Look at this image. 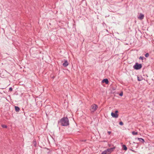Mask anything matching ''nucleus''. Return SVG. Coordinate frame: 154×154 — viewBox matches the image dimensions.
<instances>
[{"label": "nucleus", "instance_id": "nucleus-3", "mask_svg": "<svg viewBox=\"0 0 154 154\" xmlns=\"http://www.w3.org/2000/svg\"><path fill=\"white\" fill-rule=\"evenodd\" d=\"M97 108L98 106L97 105L94 104L91 106L90 110L91 112H93L97 110Z\"/></svg>", "mask_w": 154, "mask_h": 154}, {"label": "nucleus", "instance_id": "nucleus-11", "mask_svg": "<svg viewBox=\"0 0 154 154\" xmlns=\"http://www.w3.org/2000/svg\"><path fill=\"white\" fill-rule=\"evenodd\" d=\"M15 111L16 112H19V110H20V108L18 106H15Z\"/></svg>", "mask_w": 154, "mask_h": 154}, {"label": "nucleus", "instance_id": "nucleus-6", "mask_svg": "<svg viewBox=\"0 0 154 154\" xmlns=\"http://www.w3.org/2000/svg\"><path fill=\"white\" fill-rule=\"evenodd\" d=\"M144 17V15L142 14H140L139 16L138 17V19L142 20L143 19Z\"/></svg>", "mask_w": 154, "mask_h": 154}, {"label": "nucleus", "instance_id": "nucleus-16", "mask_svg": "<svg viewBox=\"0 0 154 154\" xmlns=\"http://www.w3.org/2000/svg\"><path fill=\"white\" fill-rule=\"evenodd\" d=\"M120 125H123V123L122 122H120L119 123Z\"/></svg>", "mask_w": 154, "mask_h": 154}, {"label": "nucleus", "instance_id": "nucleus-19", "mask_svg": "<svg viewBox=\"0 0 154 154\" xmlns=\"http://www.w3.org/2000/svg\"><path fill=\"white\" fill-rule=\"evenodd\" d=\"M9 90L11 91H12V88H9Z\"/></svg>", "mask_w": 154, "mask_h": 154}, {"label": "nucleus", "instance_id": "nucleus-15", "mask_svg": "<svg viewBox=\"0 0 154 154\" xmlns=\"http://www.w3.org/2000/svg\"><path fill=\"white\" fill-rule=\"evenodd\" d=\"M145 56L146 57H148L149 56V54L148 53H146L145 55Z\"/></svg>", "mask_w": 154, "mask_h": 154}, {"label": "nucleus", "instance_id": "nucleus-10", "mask_svg": "<svg viewBox=\"0 0 154 154\" xmlns=\"http://www.w3.org/2000/svg\"><path fill=\"white\" fill-rule=\"evenodd\" d=\"M138 140H139L142 143H143L144 142V140L142 138H138Z\"/></svg>", "mask_w": 154, "mask_h": 154}, {"label": "nucleus", "instance_id": "nucleus-9", "mask_svg": "<svg viewBox=\"0 0 154 154\" xmlns=\"http://www.w3.org/2000/svg\"><path fill=\"white\" fill-rule=\"evenodd\" d=\"M122 149L125 151H126L127 149V147L125 145H122Z\"/></svg>", "mask_w": 154, "mask_h": 154}, {"label": "nucleus", "instance_id": "nucleus-7", "mask_svg": "<svg viewBox=\"0 0 154 154\" xmlns=\"http://www.w3.org/2000/svg\"><path fill=\"white\" fill-rule=\"evenodd\" d=\"M102 82L103 83L105 82V83L106 84H108L109 83V81L107 79H103L102 80Z\"/></svg>", "mask_w": 154, "mask_h": 154}, {"label": "nucleus", "instance_id": "nucleus-8", "mask_svg": "<svg viewBox=\"0 0 154 154\" xmlns=\"http://www.w3.org/2000/svg\"><path fill=\"white\" fill-rule=\"evenodd\" d=\"M68 65V63L67 60H65L64 63L63 64L64 66L66 67Z\"/></svg>", "mask_w": 154, "mask_h": 154}, {"label": "nucleus", "instance_id": "nucleus-12", "mask_svg": "<svg viewBox=\"0 0 154 154\" xmlns=\"http://www.w3.org/2000/svg\"><path fill=\"white\" fill-rule=\"evenodd\" d=\"M143 79V78L141 77H138L137 80L138 81H142Z\"/></svg>", "mask_w": 154, "mask_h": 154}, {"label": "nucleus", "instance_id": "nucleus-14", "mask_svg": "<svg viewBox=\"0 0 154 154\" xmlns=\"http://www.w3.org/2000/svg\"><path fill=\"white\" fill-rule=\"evenodd\" d=\"M2 126L3 128H7V126L6 125H2Z\"/></svg>", "mask_w": 154, "mask_h": 154}, {"label": "nucleus", "instance_id": "nucleus-13", "mask_svg": "<svg viewBox=\"0 0 154 154\" xmlns=\"http://www.w3.org/2000/svg\"><path fill=\"white\" fill-rule=\"evenodd\" d=\"M138 134V133L137 132H136L134 131H133L132 132V134L134 135H137Z\"/></svg>", "mask_w": 154, "mask_h": 154}, {"label": "nucleus", "instance_id": "nucleus-2", "mask_svg": "<svg viewBox=\"0 0 154 154\" xmlns=\"http://www.w3.org/2000/svg\"><path fill=\"white\" fill-rule=\"evenodd\" d=\"M115 148V147L108 148L103 151L101 154H110L114 151Z\"/></svg>", "mask_w": 154, "mask_h": 154}, {"label": "nucleus", "instance_id": "nucleus-20", "mask_svg": "<svg viewBox=\"0 0 154 154\" xmlns=\"http://www.w3.org/2000/svg\"><path fill=\"white\" fill-rule=\"evenodd\" d=\"M108 133L109 134H110L111 133V132L110 131H108Z\"/></svg>", "mask_w": 154, "mask_h": 154}, {"label": "nucleus", "instance_id": "nucleus-5", "mask_svg": "<svg viewBox=\"0 0 154 154\" xmlns=\"http://www.w3.org/2000/svg\"><path fill=\"white\" fill-rule=\"evenodd\" d=\"M118 110L116 111L115 113L112 112L111 113V115L113 117L117 118L118 117Z\"/></svg>", "mask_w": 154, "mask_h": 154}, {"label": "nucleus", "instance_id": "nucleus-1", "mask_svg": "<svg viewBox=\"0 0 154 154\" xmlns=\"http://www.w3.org/2000/svg\"><path fill=\"white\" fill-rule=\"evenodd\" d=\"M61 125L63 126H66L69 125V120L67 118H63L60 120Z\"/></svg>", "mask_w": 154, "mask_h": 154}, {"label": "nucleus", "instance_id": "nucleus-18", "mask_svg": "<svg viewBox=\"0 0 154 154\" xmlns=\"http://www.w3.org/2000/svg\"><path fill=\"white\" fill-rule=\"evenodd\" d=\"M119 95L120 96H122V95H123V93L122 92V93H120V94H119Z\"/></svg>", "mask_w": 154, "mask_h": 154}, {"label": "nucleus", "instance_id": "nucleus-4", "mask_svg": "<svg viewBox=\"0 0 154 154\" xmlns=\"http://www.w3.org/2000/svg\"><path fill=\"white\" fill-rule=\"evenodd\" d=\"M142 67V65L141 64H138L137 63H136L135 65L134 66V68L136 69H140Z\"/></svg>", "mask_w": 154, "mask_h": 154}, {"label": "nucleus", "instance_id": "nucleus-17", "mask_svg": "<svg viewBox=\"0 0 154 154\" xmlns=\"http://www.w3.org/2000/svg\"><path fill=\"white\" fill-rule=\"evenodd\" d=\"M143 57H140V58H139V59H141L142 60H143Z\"/></svg>", "mask_w": 154, "mask_h": 154}]
</instances>
